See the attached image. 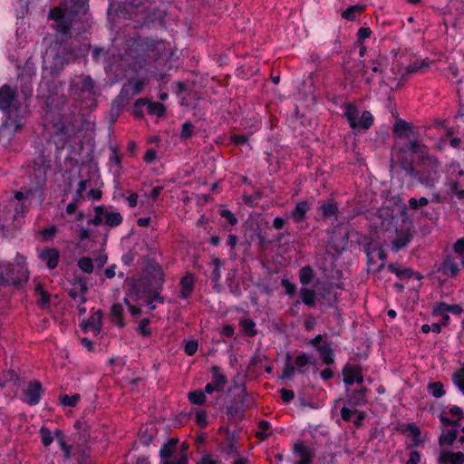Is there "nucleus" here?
I'll return each instance as SVG.
<instances>
[{
  "mask_svg": "<svg viewBox=\"0 0 464 464\" xmlns=\"http://www.w3.org/2000/svg\"><path fill=\"white\" fill-rule=\"evenodd\" d=\"M103 314L101 310L96 311L87 320H82L80 326L83 332L92 330L97 335L101 333L102 327Z\"/></svg>",
  "mask_w": 464,
  "mask_h": 464,
  "instance_id": "nucleus-19",
  "label": "nucleus"
},
{
  "mask_svg": "<svg viewBox=\"0 0 464 464\" xmlns=\"http://www.w3.org/2000/svg\"><path fill=\"white\" fill-rule=\"evenodd\" d=\"M191 413L195 414V421L200 428H206L208 425V413L203 409H192Z\"/></svg>",
  "mask_w": 464,
  "mask_h": 464,
  "instance_id": "nucleus-48",
  "label": "nucleus"
},
{
  "mask_svg": "<svg viewBox=\"0 0 464 464\" xmlns=\"http://www.w3.org/2000/svg\"><path fill=\"white\" fill-rule=\"evenodd\" d=\"M440 162L437 157L433 155H424L423 159H420L417 165L412 162L402 164L405 175L415 179L418 182L426 188H433L440 178Z\"/></svg>",
  "mask_w": 464,
  "mask_h": 464,
  "instance_id": "nucleus-5",
  "label": "nucleus"
},
{
  "mask_svg": "<svg viewBox=\"0 0 464 464\" xmlns=\"http://www.w3.org/2000/svg\"><path fill=\"white\" fill-rule=\"evenodd\" d=\"M123 222V217L119 211L112 210L111 206L100 205L94 207V217L88 220L89 225L99 227L102 224L113 228Z\"/></svg>",
  "mask_w": 464,
  "mask_h": 464,
  "instance_id": "nucleus-10",
  "label": "nucleus"
},
{
  "mask_svg": "<svg viewBox=\"0 0 464 464\" xmlns=\"http://www.w3.org/2000/svg\"><path fill=\"white\" fill-rule=\"evenodd\" d=\"M148 103L147 98H139L134 102V104L130 110V114L136 119H143L144 112L143 108L146 107Z\"/></svg>",
  "mask_w": 464,
  "mask_h": 464,
  "instance_id": "nucleus-38",
  "label": "nucleus"
},
{
  "mask_svg": "<svg viewBox=\"0 0 464 464\" xmlns=\"http://www.w3.org/2000/svg\"><path fill=\"white\" fill-rule=\"evenodd\" d=\"M411 238V237L410 234H403L398 236L392 243V250L394 252H398L401 249L404 248L410 243Z\"/></svg>",
  "mask_w": 464,
  "mask_h": 464,
  "instance_id": "nucleus-45",
  "label": "nucleus"
},
{
  "mask_svg": "<svg viewBox=\"0 0 464 464\" xmlns=\"http://www.w3.org/2000/svg\"><path fill=\"white\" fill-rule=\"evenodd\" d=\"M438 461L440 464H464V453L443 450L440 454Z\"/></svg>",
  "mask_w": 464,
  "mask_h": 464,
  "instance_id": "nucleus-26",
  "label": "nucleus"
},
{
  "mask_svg": "<svg viewBox=\"0 0 464 464\" xmlns=\"http://www.w3.org/2000/svg\"><path fill=\"white\" fill-rule=\"evenodd\" d=\"M300 295L302 298V302L309 306L313 307L315 304L316 295L313 289L307 287H302L300 290Z\"/></svg>",
  "mask_w": 464,
  "mask_h": 464,
  "instance_id": "nucleus-42",
  "label": "nucleus"
},
{
  "mask_svg": "<svg viewBox=\"0 0 464 464\" xmlns=\"http://www.w3.org/2000/svg\"><path fill=\"white\" fill-rule=\"evenodd\" d=\"M96 93L93 80L89 75L74 77L69 85V94L77 99H85L94 96Z\"/></svg>",
  "mask_w": 464,
  "mask_h": 464,
  "instance_id": "nucleus-11",
  "label": "nucleus"
},
{
  "mask_svg": "<svg viewBox=\"0 0 464 464\" xmlns=\"http://www.w3.org/2000/svg\"><path fill=\"white\" fill-rule=\"evenodd\" d=\"M430 67V63L426 60H416L411 63L407 69V73L421 72Z\"/></svg>",
  "mask_w": 464,
  "mask_h": 464,
  "instance_id": "nucleus-46",
  "label": "nucleus"
},
{
  "mask_svg": "<svg viewBox=\"0 0 464 464\" xmlns=\"http://www.w3.org/2000/svg\"><path fill=\"white\" fill-rule=\"evenodd\" d=\"M110 315L112 323L120 328L125 326L124 310L121 304H113L111 307Z\"/></svg>",
  "mask_w": 464,
  "mask_h": 464,
  "instance_id": "nucleus-32",
  "label": "nucleus"
},
{
  "mask_svg": "<svg viewBox=\"0 0 464 464\" xmlns=\"http://www.w3.org/2000/svg\"><path fill=\"white\" fill-rule=\"evenodd\" d=\"M0 111L5 120L0 127V133L14 135L23 129L31 114L28 105H22L17 98V92L8 84L0 87Z\"/></svg>",
  "mask_w": 464,
  "mask_h": 464,
  "instance_id": "nucleus-3",
  "label": "nucleus"
},
{
  "mask_svg": "<svg viewBox=\"0 0 464 464\" xmlns=\"http://www.w3.org/2000/svg\"><path fill=\"white\" fill-rule=\"evenodd\" d=\"M388 270L394 274L400 279H410L412 276V270L409 268L401 269L396 264L388 265Z\"/></svg>",
  "mask_w": 464,
  "mask_h": 464,
  "instance_id": "nucleus-44",
  "label": "nucleus"
},
{
  "mask_svg": "<svg viewBox=\"0 0 464 464\" xmlns=\"http://www.w3.org/2000/svg\"><path fill=\"white\" fill-rule=\"evenodd\" d=\"M293 451L301 460L313 461L315 456L314 450L300 442L294 445Z\"/></svg>",
  "mask_w": 464,
  "mask_h": 464,
  "instance_id": "nucleus-33",
  "label": "nucleus"
},
{
  "mask_svg": "<svg viewBox=\"0 0 464 464\" xmlns=\"http://www.w3.org/2000/svg\"><path fill=\"white\" fill-rule=\"evenodd\" d=\"M313 356L307 353H302L297 355L295 360L290 353L285 354V363L283 368L282 373L279 376L280 380H292L297 372L298 373L304 375L307 372L306 366L313 364Z\"/></svg>",
  "mask_w": 464,
  "mask_h": 464,
  "instance_id": "nucleus-7",
  "label": "nucleus"
},
{
  "mask_svg": "<svg viewBox=\"0 0 464 464\" xmlns=\"http://www.w3.org/2000/svg\"><path fill=\"white\" fill-rule=\"evenodd\" d=\"M210 372L212 374V384L218 389V392H223L225 385L227 383V376L221 372L218 365L211 366Z\"/></svg>",
  "mask_w": 464,
  "mask_h": 464,
  "instance_id": "nucleus-29",
  "label": "nucleus"
},
{
  "mask_svg": "<svg viewBox=\"0 0 464 464\" xmlns=\"http://www.w3.org/2000/svg\"><path fill=\"white\" fill-rule=\"evenodd\" d=\"M362 366L360 364H351L347 362L342 369V375L343 377V383L349 387L352 386V380L355 379V376L358 375Z\"/></svg>",
  "mask_w": 464,
  "mask_h": 464,
  "instance_id": "nucleus-28",
  "label": "nucleus"
},
{
  "mask_svg": "<svg viewBox=\"0 0 464 464\" xmlns=\"http://www.w3.org/2000/svg\"><path fill=\"white\" fill-rule=\"evenodd\" d=\"M343 108V117L347 120L351 129L366 130L372 126L374 117L370 111H363L358 121L359 109L354 103L346 102Z\"/></svg>",
  "mask_w": 464,
  "mask_h": 464,
  "instance_id": "nucleus-9",
  "label": "nucleus"
},
{
  "mask_svg": "<svg viewBox=\"0 0 464 464\" xmlns=\"http://www.w3.org/2000/svg\"><path fill=\"white\" fill-rule=\"evenodd\" d=\"M81 400V396L78 393H74L72 395L69 394H61L60 395V402L63 406L74 407Z\"/></svg>",
  "mask_w": 464,
  "mask_h": 464,
  "instance_id": "nucleus-50",
  "label": "nucleus"
},
{
  "mask_svg": "<svg viewBox=\"0 0 464 464\" xmlns=\"http://www.w3.org/2000/svg\"><path fill=\"white\" fill-rule=\"evenodd\" d=\"M459 431L457 430H450L447 433L440 437V444L452 445L458 438Z\"/></svg>",
  "mask_w": 464,
  "mask_h": 464,
  "instance_id": "nucleus-56",
  "label": "nucleus"
},
{
  "mask_svg": "<svg viewBox=\"0 0 464 464\" xmlns=\"http://www.w3.org/2000/svg\"><path fill=\"white\" fill-rule=\"evenodd\" d=\"M219 215L225 218L230 226H236L238 223L237 218L229 209H220Z\"/></svg>",
  "mask_w": 464,
  "mask_h": 464,
  "instance_id": "nucleus-61",
  "label": "nucleus"
},
{
  "mask_svg": "<svg viewBox=\"0 0 464 464\" xmlns=\"http://www.w3.org/2000/svg\"><path fill=\"white\" fill-rule=\"evenodd\" d=\"M109 163L119 169L121 168V155L116 147H110Z\"/></svg>",
  "mask_w": 464,
  "mask_h": 464,
  "instance_id": "nucleus-53",
  "label": "nucleus"
},
{
  "mask_svg": "<svg viewBox=\"0 0 464 464\" xmlns=\"http://www.w3.org/2000/svg\"><path fill=\"white\" fill-rule=\"evenodd\" d=\"M317 352L324 364L331 365L334 362V353L330 343H327L322 347H317Z\"/></svg>",
  "mask_w": 464,
  "mask_h": 464,
  "instance_id": "nucleus-34",
  "label": "nucleus"
},
{
  "mask_svg": "<svg viewBox=\"0 0 464 464\" xmlns=\"http://www.w3.org/2000/svg\"><path fill=\"white\" fill-rule=\"evenodd\" d=\"M35 197H43V191L39 187L23 188L21 190L14 192V198L18 200V203L14 208L15 218L27 212L29 205L32 204V200Z\"/></svg>",
  "mask_w": 464,
  "mask_h": 464,
  "instance_id": "nucleus-12",
  "label": "nucleus"
},
{
  "mask_svg": "<svg viewBox=\"0 0 464 464\" xmlns=\"http://www.w3.org/2000/svg\"><path fill=\"white\" fill-rule=\"evenodd\" d=\"M39 258L45 262L46 266L50 269H55L58 266L60 253L56 248H44L40 254Z\"/></svg>",
  "mask_w": 464,
  "mask_h": 464,
  "instance_id": "nucleus-23",
  "label": "nucleus"
},
{
  "mask_svg": "<svg viewBox=\"0 0 464 464\" xmlns=\"http://www.w3.org/2000/svg\"><path fill=\"white\" fill-rule=\"evenodd\" d=\"M263 197V193L257 189L253 195L244 194L242 199L248 207H254L259 199Z\"/></svg>",
  "mask_w": 464,
  "mask_h": 464,
  "instance_id": "nucleus-55",
  "label": "nucleus"
},
{
  "mask_svg": "<svg viewBox=\"0 0 464 464\" xmlns=\"http://www.w3.org/2000/svg\"><path fill=\"white\" fill-rule=\"evenodd\" d=\"M150 324V320L149 318H143L140 321L137 331L141 336L149 337L151 335V330L149 327Z\"/></svg>",
  "mask_w": 464,
  "mask_h": 464,
  "instance_id": "nucleus-58",
  "label": "nucleus"
},
{
  "mask_svg": "<svg viewBox=\"0 0 464 464\" xmlns=\"http://www.w3.org/2000/svg\"><path fill=\"white\" fill-rule=\"evenodd\" d=\"M20 92L24 100L29 99L33 94V82L29 77H20Z\"/></svg>",
  "mask_w": 464,
  "mask_h": 464,
  "instance_id": "nucleus-43",
  "label": "nucleus"
},
{
  "mask_svg": "<svg viewBox=\"0 0 464 464\" xmlns=\"http://www.w3.org/2000/svg\"><path fill=\"white\" fill-rule=\"evenodd\" d=\"M355 408H351L347 404H344V406L340 411L342 420L346 422H351L353 420V416L355 414Z\"/></svg>",
  "mask_w": 464,
  "mask_h": 464,
  "instance_id": "nucleus-60",
  "label": "nucleus"
},
{
  "mask_svg": "<svg viewBox=\"0 0 464 464\" xmlns=\"http://www.w3.org/2000/svg\"><path fill=\"white\" fill-rule=\"evenodd\" d=\"M257 427L258 430L256 432V437L261 441L266 440L269 436L267 431L271 429L270 422L266 420H262L258 422Z\"/></svg>",
  "mask_w": 464,
  "mask_h": 464,
  "instance_id": "nucleus-47",
  "label": "nucleus"
},
{
  "mask_svg": "<svg viewBox=\"0 0 464 464\" xmlns=\"http://www.w3.org/2000/svg\"><path fill=\"white\" fill-rule=\"evenodd\" d=\"M194 125L190 121H186L181 125L180 139L188 140L192 137Z\"/></svg>",
  "mask_w": 464,
  "mask_h": 464,
  "instance_id": "nucleus-59",
  "label": "nucleus"
},
{
  "mask_svg": "<svg viewBox=\"0 0 464 464\" xmlns=\"http://www.w3.org/2000/svg\"><path fill=\"white\" fill-rule=\"evenodd\" d=\"M214 268L210 275L211 282L213 283V288L219 292L220 290V279H221V268L225 265V260L217 257L212 261Z\"/></svg>",
  "mask_w": 464,
  "mask_h": 464,
  "instance_id": "nucleus-27",
  "label": "nucleus"
},
{
  "mask_svg": "<svg viewBox=\"0 0 464 464\" xmlns=\"http://www.w3.org/2000/svg\"><path fill=\"white\" fill-rule=\"evenodd\" d=\"M78 267L84 273L91 274L93 271V263L92 258L82 256L78 260Z\"/></svg>",
  "mask_w": 464,
  "mask_h": 464,
  "instance_id": "nucleus-54",
  "label": "nucleus"
},
{
  "mask_svg": "<svg viewBox=\"0 0 464 464\" xmlns=\"http://www.w3.org/2000/svg\"><path fill=\"white\" fill-rule=\"evenodd\" d=\"M147 82L145 79L139 77H130L122 85L119 95L112 102V108L121 110L126 106L130 99L136 95L140 94Z\"/></svg>",
  "mask_w": 464,
  "mask_h": 464,
  "instance_id": "nucleus-8",
  "label": "nucleus"
},
{
  "mask_svg": "<svg viewBox=\"0 0 464 464\" xmlns=\"http://www.w3.org/2000/svg\"><path fill=\"white\" fill-rule=\"evenodd\" d=\"M196 278L193 273L187 272L184 276L181 277L179 298L186 300L190 297L195 289Z\"/></svg>",
  "mask_w": 464,
  "mask_h": 464,
  "instance_id": "nucleus-21",
  "label": "nucleus"
},
{
  "mask_svg": "<svg viewBox=\"0 0 464 464\" xmlns=\"http://www.w3.org/2000/svg\"><path fill=\"white\" fill-rule=\"evenodd\" d=\"M198 348V343L196 340L187 341L184 346V352L188 356H193Z\"/></svg>",
  "mask_w": 464,
  "mask_h": 464,
  "instance_id": "nucleus-64",
  "label": "nucleus"
},
{
  "mask_svg": "<svg viewBox=\"0 0 464 464\" xmlns=\"http://www.w3.org/2000/svg\"><path fill=\"white\" fill-rule=\"evenodd\" d=\"M372 34V30L369 27H360L357 31V43L359 44H363V42L370 38Z\"/></svg>",
  "mask_w": 464,
  "mask_h": 464,
  "instance_id": "nucleus-62",
  "label": "nucleus"
},
{
  "mask_svg": "<svg viewBox=\"0 0 464 464\" xmlns=\"http://www.w3.org/2000/svg\"><path fill=\"white\" fill-rule=\"evenodd\" d=\"M163 48V42L158 38L133 37L126 44L122 60L133 69H142L146 66L148 57L156 55Z\"/></svg>",
  "mask_w": 464,
  "mask_h": 464,
  "instance_id": "nucleus-4",
  "label": "nucleus"
},
{
  "mask_svg": "<svg viewBox=\"0 0 464 464\" xmlns=\"http://www.w3.org/2000/svg\"><path fill=\"white\" fill-rule=\"evenodd\" d=\"M408 149L411 153L418 155V160L423 159L424 155H430L427 151V147L421 144L418 140H411Z\"/></svg>",
  "mask_w": 464,
  "mask_h": 464,
  "instance_id": "nucleus-40",
  "label": "nucleus"
},
{
  "mask_svg": "<svg viewBox=\"0 0 464 464\" xmlns=\"http://www.w3.org/2000/svg\"><path fill=\"white\" fill-rule=\"evenodd\" d=\"M367 392L368 389L366 387H361L354 390L346 388L347 400L344 404L355 409L365 405L367 402Z\"/></svg>",
  "mask_w": 464,
  "mask_h": 464,
  "instance_id": "nucleus-16",
  "label": "nucleus"
},
{
  "mask_svg": "<svg viewBox=\"0 0 464 464\" xmlns=\"http://www.w3.org/2000/svg\"><path fill=\"white\" fill-rule=\"evenodd\" d=\"M428 389L430 391L431 394L435 398H441L442 396L445 395L444 386L440 382H434L429 383Z\"/></svg>",
  "mask_w": 464,
  "mask_h": 464,
  "instance_id": "nucleus-52",
  "label": "nucleus"
},
{
  "mask_svg": "<svg viewBox=\"0 0 464 464\" xmlns=\"http://www.w3.org/2000/svg\"><path fill=\"white\" fill-rule=\"evenodd\" d=\"M412 133L411 125L402 119H399L393 125V134L398 138H409Z\"/></svg>",
  "mask_w": 464,
  "mask_h": 464,
  "instance_id": "nucleus-31",
  "label": "nucleus"
},
{
  "mask_svg": "<svg viewBox=\"0 0 464 464\" xmlns=\"http://www.w3.org/2000/svg\"><path fill=\"white\" fill-rule=\"evenodd\" d=\"M237 270L231 269L226 276V283L229 288L230 293L236 296L240 297L242 295V290L240 283L236 280Z\"/></svg>",
  "mask_w": 464,
  "mask_h": 464,
  "instance_id": "nucleus-30",
  "label": "nucleus"
},
{
  "mask_svg": "<svg viewBox=\"0 0 464 464\" xmlns=\"http://www.w3.org/2000/svg\"><path fill=\"white\" fill-rule=\"evenodd\" d=\"M403 431L409 432L412 440V443L406 447L407 450L424 446L425 441L420 439L421 430L414 422L407 423Z\"/></svg>",
  "mask_w": 464,
  "mask_h": 464,
  "instance_id": "nucleus-25",
  "label": "nucleus"
},
{
  "mask_svg": "<svg viewBox=\"0 0 464 464\" xmlns=\"http://www.w3.org/2000/svg\"><path fill=\"white\" fill-rule=\"evenodd\" d=\"M452 382L464 394V364L453 373Z\"/></svg>",
  "mask_w": 464,
  "mask_h": 464,
  "instance_id": "nucleus-51",
  "label": "nucleus"
},
{
  "mask_svg": "<svg viewBox=\"0 0 464 464\" xmlns=\"http://www.w3.org/2000/svg\"><path fill=\"white\" fill-rule=\"evenodd\" d=\"M108 14L115 12L117 16L133 22L134 28H150L162 25L164 16L160 11L149 10L142 0H109Z\"/></svg>",
  "mask_w": 464,
  "mask_h": 464,
  "instance_id": "nucleus-2",
  "label": "nucleus"
},
{
  "mask_svg": "<svg viewBox=\"0 0 464 464\" xmlns=\"http://www.w3.org/2000/svg\"><path fill=\"white\" fill-rule=\"evenodd\" d=\"M147 111L150 115L162 117L166 113V106L159 102H150L148 100L146 104Z\"/></svg>",
  "mask_w": 464,
  "mask_h": 464,
  "instance_id": "nucleus-36",
  "label": "nucleus"
},
{
  "mask_svg": "<svg viewBox=\"0 0 464 464\" xmlns=\"http://www.w3.org/2000/svg\"><path fill=\"white\" fill-rule=\"evenodd\" d=\"M24 401L30 405H37L44 394L43 385L38 381H30L27 388L24 391Z\"/></svg>",
  "mask_w": 464,
  "mask_h": 464,
  "instance_id": "nucleus-15",
  "label": "nucleus"
},
{
  "mask_svg": "<svg viewBox=\"0 0 464 464\" xmlns=\"http://www.w3.org/2000/svg\"><path fill=\"white\" fill-rule=\"evenodd\" d=\"M88 0H63L62 4L50 10L49 19L55 23L56 34L43 54L42 83L47 87L63 71L65 64L79 57V42L72 38V31L88 9Z\"/></svg>",
  "mask_w": 464,
  "mask_h": 464,
  "instance_id": "nucleus-1",
  "label": "nucleus"
},
{
  "mask_svg": "<svg viewBox=\"0 0 464 464\" xmlns=\"http://www.w3.org/2000/svg\"><path fill=\"white\" fill-rule=\"evenodd\" d=\"M179 443L178 439H170L167 442H165L160 450V463L161 464H188L189 459L186 453L179 455L178 458L172 459L177 450V446Z\"/></svg>",
  "mask_w": 464,
  "mask_h": 464,
  "instance_id": "nucleus-13",
  "label": "nucleus"
},
{
  "mask_svg": "<svg viewBox=\"0 0 464 464\" xmlns=\"http://www.w3.org/2000/svg\"><path fill=\"white\" fill-rule=\"evenodd\" d=\"M430 200L425 197H421L419 199L411 198L408 200V206L412 210H418L420 208L427 206Z\"/></svg>",
  "mask_w": 464,
  "mask_h": 464,
  "instance_id": "nucleus-57",
  "label": "nucleus"
},
{
  "mask_svg": "<svg viewBox=\"0 0 464 464\" xmlns=\"http://www.w3.org/2000/svg\"><path fill=\"white\" fill-rule=\"evenodd\" d=\"M440 271L448 277H456L459 273V261L452 255H448L442 261Z\"/></svg>",
  "mask_w": 464,
  "mask_h": 464,
  "instance_id": "nucleus-22",
  "label": "nucleus"
},
{
  "mask_svg": "<svg viewBox=\"0 0 464 464\" xmlns=\"http://www.w3.org/2000/svg\"><path fill=\"white\" fill-rule=\"evenodd\" d=\"M309 210L310 204L308 201L299 200L295 203V208L289 213V218H291L295 224H301L306 219Z\"/></svg>",
  "mask_w": 464,
  "mask_h": 464,
  "instance_id": "nucleus-20",
  "label": "nucleus"
},
{
  "mask_svg": "<svg viewBox=\"0 0 464 464\" xmlns=\"http://www.w3.org/2000/svg\"><path fill=\"white\" fill-rule=\"evenodd\" d=\"M41 441L44 447H49L55 439L54 433L53 434L52 431L45 426H42L39 430Z\"/></svg>",
  "mask_w": 464,
  "mask_h": 464,
  "instance_id": "nucleus-49",
  "label": "nucleus"
},
{
  "mask_svg": "<svg viewBox=\"0 0 464 464\" xmlns=\"http://www.w3.org/2000/svg\"><path fill=\"white\" fill-rule=\"evenodd\" d=\"M161 290L162 289L157 288H150L149 290L137 289L138 296H135L133 294H131V291L127 290V295L134 302H138L140 300H142L143 298H149L152 300V302H157L162 304L165 303V297L160 295Z\"/></svg>",
  "mask_w": 464,
  "mask_h": 464,
  "instance_id": "nucleus-18",
  "label": "nucleus"
},
{
  "mask_svg": "<svg viewBox=\"0 0 464 464\" xmlns=\"http://www.w3.org/2000/svg\"><path fill=\"white\" fill-rule=\"evenodd\" d=\"M239 325L243 329L246 335L254 337L257 334L256 323L251 318H243L239 321Z\"/></svg>",
  "mask_w": 464,
  "mask_h": 464,
  "instance_id": "nucleus-41",
  "label": "nucleus"
},
{
  "mask_svg": "<svg viewBox=\"0 0 464 464\" xmlns=\"http://www.w3.org/2000/svg\"><path fill=\"white\" fill-rule=\"evenodd\" d=\"M125 283L127 290L131 291L135 296L137 289L149 290L150 288L163 289L165 284V274L162 266L156 263L150 262L146 266L144 275L139 278L126 277Z\"/></svg>",
  "mask_w": 464,
  "mask_h": 464,
  "instance_id": "nucleus-6",
  "label": "nucleus"
},
{
  "mask_svg": "<svg viewBox=\"0 0 464 464\" xmlns=\"http://www.w3.org/2000/svg\"><path fill=\"white\" fill-rule=\"evenodd\" d=\"M365 10V5L357 4L350 5L344 11L342 12V18L348 21H354L358 14H361Z\"/></svg>",
  "mask_w": 464,
  "mask_h": 464,
  "instance_id": "nucleus-35",
  "label": "nucleus"
},
{
  "mask_svg": "<svg viewBox=\"0 0 464 464\" xmlns=\"http://www.w3.org/2000/svg\"><path fill=\"white\" fill-rule=\"evenodd\" d=\"M20 274L19 276H15L10 279L7 276H5L3 272L0 273V285L1 286H8L10 285H14L16 288L22 287L29 280V271L24 266H20L18 271Z\"/></svg>",
  "mask_w": 464,
  "mask_h": 464,
  "instance_id": "nucleus-17",
  "label": "nucleus"
},
{
  "mask_svg": "<svg viewBox=\"0 0 464 464\" xmlns=\"http://www.w3.org/2000/svg\"><path fill=\"white\" fill-rule=\"evenodd\" d=\"M247 392L244 387L241 393L236 394L226 407L229 420H241L245 416Z\"/></svg>",
  "mask_w": 464,
  "mask_h": 464,
  "instance_id": "nucleus-14",
  "label": "nucleus"
},
{
  "mask_svg": "<svg viewBox=\"0 0 464 464\" xmlns=\"http://www.w3.org/2000/svg\"><path fill=\"white\" fill-rule=\"evenodd\" d=\"M318 211L321 214V219L324 221H327L330 219H334L336 221L339 218V208L334 201L324 202L319 208Z\"/></svg>",
  "mask_w": 464,
  "mask_h": 464,
  "instance_id": "nucleus-24",
  "label": "nucleus"
},
{
  "mask_svg": "<svg viewBox=\"0 0 464 464\" xmlns=\"http://www.w3.org/2000/svg\"><path fill=\"white\" fill-rule=\"evenodd\" d=\"M448 304L445 302L437 303L432 309V316H440L443 314H448Z\"/></svg>",
  "mask_w": 464,
  "mask_h": 464,
  "instance_id": "nucleus-63",
  "label": "nucleus"
},
{
  "mask_svg": "<svg viewBox=\"0 0 464 464\" xmlns=\"http://www.w3.org/2000/svg\"><path fill=\"white\" fill-rule=\"evenodd\" d=\"M188 400L191 404L202 406L207 401V396L202 390H195L188 393Z\"/></svg>",
  "mask_w": 464,
  "mask_h": 464,
  "instance_id": "nucleus-39",
  "label": "nucleus"
},
{
  "mask_svg": "<svg viewBox=\"0 0 464 464\" xmlns=\"http://www.w3.org/2000/svg\"><path fill=\"white\" fill-rule=\"evenodd\" d=\"M314 276H315V273L311 266H304L301 267V269L299 271V279H300V283L303 285H310L311 282L313 281V279L314 278Z\"/></svg>",
  "mask_w": 464,
  "mask_h": 464,
  "instance_id": "nucleus-37",
  "label": "nucleus"
}]
</instances>
